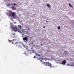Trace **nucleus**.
<instances>
[{"mask_svg":"<svg viewBox=\"0 0 74 74\" xmlns=\"http://www.w3.org/2000/svg\"><path fill=\"white\" fill-rule=\"evenodd\" d=\"M8 41H9V42H10V43H12V44H15L17 43L16 40L14 39L12 40H8Z\"/></svg>","mask_w":74,"mask_h":74,"instance_id":"obj_1","label":"nucleus"},{"mask_svg":"<svg viewBox=\"0 0 74 74\" xmlns=\"http://www.w3.org/2000/svg\"><path fill=\"white\" fill-rule=\"evenodd\" d=\"M12 27H14L12 29V30L13 31H15V32H17L18 30H17V26H14V25H12Z\"/></svg>","mask_w":74,"mask_h":74,"instance_id":"obj_2","label":"nucleus"},{"mask_svg":"<svg viewBox=\"0 0 74 74\" xmlns=\"http://www.w3.org/2000/svg\"><path fill=\"white\" fill-rule=\"evenodd\" d=\"M15 13L14 12H12V14L11 13H9V15L10 16H11V15L12 17H14L15 16Z\"/></svg>","mask_w":74,"mask_h":74,"instance_id":"obj_3","label":"nucleus"},{"mask_svg":"<svg viewBox=\"0 0 74 74\" xmlns=\"http://www.w3.org/2000/svg\"><path fill=\"white\" fill-rule=\"evenodd\" d=\"M23 40L25 41V42H28V38L27 37H24L23 39Z\"/></svg>","mask_w":74,"mask_h":74,"instance_id":"obj_4","label":"nucleus"},{"mask_svg":"<svg viewBox=\"0 0 74 74\" xmlns=\"http://www.w3.org/2000/svg\"><path fill=\"white\" fill-rule=\"evenodd\" d=\"M47 66H49V67H50V68L52 67H53V66H52L51 64L49 62H47Z\"/></svg>","mask_w":74,"mask_h":74,"instance_id":"obj_5","label":"nucleus"},{"mask_svg":"<svg viewBox=\"0 0 74 74\" xmlns=\"http://www.w3.org/2000/svg\"><path fill=\"white\" fill-rule=\"evenodd\" d=\"M62 64H63V65H66V60H64L62 61Z\"/></svg>","mask_w":74,"mask_h":74,"instance_id":"obj_6","label":"nucleus"},{"mask_svg":"<svg viewBox=\"0 0 74 74\" xmlns=\"http://www.w3.org/2000/svg\"><path fill=\"white\" fill-rule=\"evenodd\" d=\"M11 8L13 10H16V8H15V6H12L11 7Z\"/></svg>","mask_w":74,"mask_h":74,"instance_id":"obj_7","label":"nucleus"},{"mask_svg":"<svg viewBox=\"0 0 74 74\" xmlns=\"http://www.w3.org/2000/svg\"><path fill=\"white\" fill-rule=\"evenodd\" d=\"M47 62H43L42 63L43 64H44V65H45V66H47Z\"/></svg>","mask_w":74,"mask_h":74,"instance_id":"obj_8","label":"nucleus"},{"mask_svg":"<svg viewBox=\"0 0 74 74\" xmlns=\"http://www.w3.org/2000/svg\"><path fill=\"white\" fill-rule=\"evenodd\" d=\"M18 28H19L20 29L22 28V26H21V25H18Z\"/></svg>","mask_w":74,"mask_h":74,"instance_id":"obj_9","label":"nucleus"},{"mask_svg":"<svg viewBox=\"0 0 74 74\" xmlns=\"http://www.w3.org/2000/svg\"><path fill=\"white\" fill-rule=\"evenodd\" d=\"M36 56H41V55L40 54H38L37 53L36 54Z\"/></svg>","mask_w":74,"mask_h":74,"instance_id":"obj_10","label":"nucleus"},{"mask_svg":"<svg viewBox=\"0 0 74 74\" xmlns=\"http://www.w3.org/2000/svg\"><path fill=\"white\" fill-rule=\"evenodd\" d=\"M18 32H19V33H22V32H21V30H20V29H19L18 30Z\"/></svg>","mask_w":74,"mask_h":74,"instance_id":"obj_11","label":"nucleus"},{"mask_svg":"<svg viewBox=\"0 0 74 74\" xmlns=\"http://www.w3.org/2000/svg\"><path fill=\"white\" fill-rule=\"evenodd\" d=\"M57 29H58V30H60V26L58 27Z\"/></svg>","mask_w":74,"mask_h":74,"instance_id":"obj_12","label":"nucleus"},{"mask_svg":"<svg viewBox=\"0 0 74 74\" xmlns=\"http://www.w3.org/2000/svg\"><path fill=\"white\" fill-rule=\"evenodd\" d=\"M69 6H70V7H73L72 5H71L70 3H69Z\"/></svg>","mask_w":74,"mask_h":74,"instance_id":"obj_13","label":"nucleus"},{"mask_svg":"<svg viewBox=\"0 0 74 74\" xmlns=\"http://www.w3.org/2000/svg\"><path fill=\"white\" fill-rule=\"evenodd\" d=\"M44 59H45V61L48 60V59L47 58H45Z\"/></svg>","mask_w":74,"mask_h":74,"instance_id":"obj_14","label":"nucleus"},{"mask_svg":"<svg viewBox=\"0 0 74 74\" xmlns=\"http://www.w3.org/2000/svg\"><path fill=\"white\" fill-rule=\"evenodd\" d=\"M47 7H50V5H49L48 4H47Z\"/></svg>","mask_w":74,"mask_h":74,"instance_id":"obj_15","label":"nucleus"},{"mask_svg":"<svg viewBox=\"0 0 74 74\" xmlns=\"http://www.w3.org/2000/svg\"><path fill=\"white\" fill-rule=\"evenodd\" d=\"M14 5H15V6H16V5H16V4H15V3H14Z\"/></svg>","mask_w":74,"mask_h":74,"instance_id":"obj_16","label":"nucleus"},{"mask_svg":"<svg viewBox=\"0 0 74 74\" xmlns=\"http://www.w3.org/2000/svg\"><path fill=\"white\" fill-rule=\"evenodd\" d=\"M23 47H24V48H25V45H24V44H23Z\"/></svg>","mask_w":74,"mask_h":74,"instance_id":"obj_17","label":"nucleus"},{"mask_svg":"<svg viewBox=\"0 0 74 74\" xmlns=\"http://www.w3.org/2000/svg\"><path fill=\"white\" fill-rule=\"evenodd\" d=\"M22 37H24V36H23V34H22Z\"/></svg>","mask_w":74,"mask_h":74,"instance_id":"obj_18","label":"nucleus"},{"mask_svg":"<svg viewBox=\"0 0 74 74\" xmlns=\"http://www.w3.org/2000/svg\"><path fill=\"white\" fill-rule=\"evenodd\" d=\"M43 28H44V29H45V26H44L43 27Z\"/></svg>","mask_w":74,"mask_h":74,"instance_id":"obj_19","label":"nucleus"},{"mask_svg":"<svg viewBox=\"0 0 74 74\" xmlns=\"http://www.w3.org/2000/svg\"><path fill=\"white\" fill-rule=\"evenodd\" d=\"M13 34V35H15V34L14 33V34Z\"/></svg>","mask_w":74,"mask_h":74,"instance_id":"obj_20","label":"nucleus"},{"mask_svg":"<svg viewBox=\"0 0 74 74\" xmlns=\"http://www.w3.org/2000/svg\"><path fill=\"white\" fill-rule=\"evenodd\" d=\"M46 23H48V21H47V20H46Z\"/></svg>","mask_w":74,"mask_h":74,"instance_id":"obj_21","label":"nucleus"},{"mask_svg":"<svg viewBox=\"0 0 74 74\" xmlns=\"http://www.w3.org/2000/svg\"><path fill=\"white\" fill-rule=\"evenodd\" d=\"M23 31H24L23 29H22V32H23Z\"/></svg>","mask_w":74,"mask_h":74,"instance_id":"obj_22","label":"nucleus"},{"mask_svg":"<svg viewBox=\"0 0 74 74\" xmlns=\"http://www.w3.org/2000/svg\"><path fill=\"white\" fill-rule=\"evenodd\" d=\"M35 57H36V56H34V58H35Z\"/></svg>","mask_w":74,"mask_h":74,"instance_id":"obj_23","label":"nucleus"},{"mask_svg":"<svg viewBox=\"0 0 74 74\" xmlns=\"http://www.w3.org/2000/svg\"><path fill=\"white\" fill-rule=\"evenodd\" d=\"M41 46H42V45H42V44H41Z\"/></svg>","mask_w":74,"mask_h":74,"instance_id":"obj_24","label":"nucleus"},{"mask_svg":"<svg viewBox=\"0 0 74 74\" xmlns=\"http://www.w3.org/2000/svg\"><path fill=\"white\" fill-rule=\"evenodd\" d=\"M10 5H11V4H10L9 5V6H10Z\"/></svg>","mask_w":74,"mask_h":74,"instance_id":"obj_25","label":"nucleus"},{"mask_svg":"<svg viewBox=\"0 0 74 74\" xmlns=\"http://www.w3.org/2000/svg\"><path fill=\"white\" fill-rule=\"evenodd\" d=\"M12 5H14V4H12Z\"/></svg>","mask_w":74,"mask_h":74,"instance_id":"obj_26","label":"nucleus"},{"mask_svg":"<svg viewBox=\"0 0 74 74\" xmlns=\"http://www.w3.org/2000/svg\"><path fill=\"white\" fill-rule=\"evenodd\" d=\"M40 59V58H39V59Z\"/></svg>","mask_w":74,"mask_h":74,"instance_id":"obj_27","label":"nucleus"},{"mask_svg":"<svg viewBox=\"0 0 74 74\" xmlns=\"http://www.w3.org/2000/svg\"><path fill=\"white\" fill-rule=\"evenodd\" d=\"M10 1H9L10 2Z\"/></svg>","mask_w":74,"mask_h":74,"instance_id":"obj_28","label":"nucleus"},{"mask_svg":"<svg viewBox=\"0 0 74 74\" xmlns=\"http://www.w3.org/2000/svg\"><path fill=\"white\" fill-rule=\"evenodd\" d=\"M47 20H48V19H47Z\"/></svg>","mask_w":74,"mask_h":74,"instance_id":"obj_29","label":"nucleus"}]
</instances>
